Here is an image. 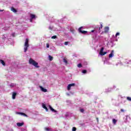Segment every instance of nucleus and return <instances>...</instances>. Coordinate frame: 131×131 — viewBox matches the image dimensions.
Instances as JSON below:
<instances>
[{"mask_svg":"<svg viewBox=\"0 0 131 131\" xmlns=\"http://www.w3.org/2000/svg\"><path fill=\"white\" fill-rule=\"evenodd\" d=\"M29 63V64L34 66L35 68H39V66H38V63L35 61L34 60L32 59V58H30Z\"/></svg>","mask_w":131,"mask_h":131,"instance_id":"1","label":"nucleus"},{"mask_svg":"<svg viewBox=\"0 0 131 131\" xmlns=\"http://www.w3.org/2000/svg\"><path fill=\"white\" fill-rule=\"evenodd\" d=\"M97 121H99V120H98V118H97Z\"/></svg>","mask_w":131,"mask_h":131,"instance_id":"37","label":"nucleus"},{"mask_svg":"<svg viewBox=\"0 0 131 131\" xmlns=\"http://www.w3.org/2000/svg\"><path fill=\"white\" fill-rule=\"evenodd\" d=\"M41 91L42 92H43V93H47V92H48V90H47L46 89L43 88V87L40 86H39Z\"/></svg>","mask_w":131,"mask_h":131,"instance_id":"5","label":"nucleus"},{"mask_svg":"<svg viewBox=\"0 0 131 131\" xmlns=\"http://www.w3.org/2000/svg\"><path fill=\"white\" fill-rule=\"evenodd\" d=\"M51 38H52V39H56V38H57V36H56V35L52 36L51 37Z\"/></svg>","mask_w":131,"mask_h":131,"instance_id":"21","label":"nucleus"},{"mask_svg":"<svg viewBox=\"0 0 131 131\" xmlns=\"http://www.w3.org/2000/svg\"><path fill=\"white\" fill-rule=\"evenodd\" d=\"M67 90H68V91H70V90H71V86H70V84H69V85H68Z\"/></svg>","mask_w":131,"mask_h":131,"instance_id":"17","label":"nucleus"},{"mask_svg":"<svg viewBox=\"0 0 131 131\" xmlns=\"http://www.w3.org/2000/svg\"><path fill=\"white\" fill-rule=\"evenodd\" d=\"M63 62L66 63V64H67V63H68V61L65 58L63 59Z\"/></svg>","mask_w":131,"mask_h":131,"instance_id":"23","label":"nucleus"},{"mask_svg":"<svg viewBox=\"0 0 131 131\" xmlns=\"http://www.w3.org/2000/svg\"><path fill=\"white\" fill-rule=\"evenodd\" d=\"M24 47V52L25 53H26L28 50V47H29V39L28 38L26 39Z\"/></svg>","mask_w":131,"mask_h":131,"instance_id":"2","label":"nucleus"},{"mask_svg":"<svg viewBox=\"0 0 131 131\" xmlns=\"http://www.w3.org/2000/svg\"><path fill=\"white\" fill-rule=\"evenodd\" d=\"M120 111L121 112H124V110H123V109H121Z\"/></svg>","mask_w":131,"mask_h":131,"instance_id":"34","label":"nucleus"},{"mask_svg":"<svg viewBox=\"0 0 131 131\" xmlns=\"http://www.w3.org/2000/svg\"><path fill=\"white\" fill-rule=\"evenodd\" d=\"M95 31V30H92L91 32H94Z\"/></svg>","mask_w":131,"mask_h":131,"instance_id":"36","label":"nucleus"},{"mask_svg":"<svg viewBox=\"0 0 131 131\" xmlns=\"http://www.w3.org/2000/svg\"><path fill=\"white\" fill-rule=\"evenodd\" d=\"M0 62L1 63V64H2V65H3V66H6V63L5 62V61L3 60H0Z\"/></svg>","mask_w":131,"mask_h":131,"instance_id":"14","label":"nucleus"},{"mask_svg":"<svg viewBox=\"0 0 131 131\" xmlns=\"http://www.w3.org/2000/svg\"><path fill=\"white\" fill-rule=\"evenodd\" d=\"M117 122V120H116V119H113V123L114 124H116V123Z\"/></svg>","mask_w":131,"mask_h":131,"instance_id":"16","label":"nucleus"},{"mask_svg":"<svg viewBox=\"0 0 131 131\" xmlns=\"http://www.w3.org/2000/svg\"><path fill=\"white\" fill-rule=\"evenodd\" d=\"M100 28H103V25H102V24H100V28H99V30L100 29Z\"/></svg>","mask_w":131,"mask_h":131,"instance_id":"33","label":"nucleus"},{"mask_svg":"<svg viewBox=\"0 0 131 131\" xmlns=\"http://www.w3.org/2000/svg\"><path fill=\"white\" fill-rule=\"evenodd\" d=\"M120 33L119 32H117L116 34V36H118V35H119Z\"/></svg>","mask_w":131,"mask_h":131,"instance_id":"32","label":"nucleus"},{"mask_svg":"<svg viewBox=\"0 0 131 131\" xmlns=\"http://www.w3.org/2000/svg\"><path fill=\"white\" fill-rule=\"evenodd\" d=\"M80 111L81 112V113H83V112H84V110L82 108L80 110Z\"/></svg>","mask_w":131,"mask_h":131,"instance_id":"25","label":"nucleus"},{"mask_svg":"<svg viewBox=\"0 0 131 131\" xmlns=\"http://www.w3.org/2000/svg\"><path fill=\"white\" fill-rule=\"evenodd\" d=\"M4 10H0V12H3Z\"/></svg>","mask_w":131,"mask_h":131,"instance_id":"35","label":"nucleus"},{"mask_svg":"<svg viewBox=\"0 0 131 131\" xmlns=\"http://www.w3.org/2000/svg\"><path fill=\"white\" fill-rule=\"evenodd\" d=\"M68 43H69V42H68V41L64 42L65 46H67L68 45Z\"/></svg>","mask_w":131,"mask_h":131,"instance_id":"28","label":"nucleus"},{"mask_svg":"<svg viewBox=\"0 0 131 131\" xmlns=\"http://www.w3.org/2000/svg\"><path fill=\"white\" fill-rule=\"evenodd\" d=\"M12 36H14V34H12Z\"/></svg>","mask_w":131,"mask_h":131,"instance_id":"38","label":"nucleus"},{"mask_svg":"<svg viewBox=\"0 0 131 131\" xmlns=\"http://www.w3.org/2000/svg\"><path fill=\"white\" fill-rule=\"evenodd\" d=\"M109 31V27H106L104 28V32L105 33H107Z\"/></svg>","mask_w":131,"mask_h":131,"instance_id":"10","label":"nucleus"},{"mask_svg":"<svg viewBox=\"0 0 131 131\" xmlns=\"http://www.w3.org/2000/svg\"><path fill=\"white\" fill-rule=\"evenodd\" d=\"M72 131H76V127H73L72 128Z\"/></svg>","mask_w":131,"mask_h":131,"instance_id":"26","label":"nucleus"},{"mask_svg":"<svg viewBox=\"0 0 131 131\" xmlns=\"http://www.w3.org/2000/svg\"><path fill=\"white\" fill-rule=\"evenodd\" d=\"M46 46H47V48H50V44H49V43H47L46 44Z\"/></svg>","mask_w":131,"mask_h":131,"instance_id":"30","label":"nucleus"},{"mask_svg":"<svg viewBox=\"0 0 131 131\" xmlns=\"http://www.w3.org/2000/svg\"><path fill=\"white\" fill-rule=\"evenodd\" d=\"M50 61H53V57L51 55L49 56Z\"/></svg>","mask_w":131,"mask_h":131,"instance_id":"19","label":"nucleus"},{"mask_svg":"<svg viewBox=\"0 0 131 131\" xmlns=\"http://www.w3.org/2000/svg\"><path fill=\"white\" fill-rule=\"evenodd\" d=\"M49 29L50 30H53V27H52L51 26H49Z\"/></svg>","mask_w":131,"mask_h":131,"instance_id":"29","label":"nucleus"},{"mask_svg":"<svg viewBox=\"0 0 131 131\" xmlns=\"http://www.w3.org/2000/svg\"><path fill=\"white\" fill-rule=\"evenodd\" d=\"M77 67H78V68H81L82 67V65L81 64V63H79L77 65Z\"/></svg>","mask_w":131,"mask_h":131,"instance_id":"20","label":"nucleus"},{"mask_svg":"<svg viewBox=\"0 0 131 131\" xmlns=\"http://www.w3.org/2000/svg\"><path fill=\"white\" fill-rule=\"evenodd\" d=\"M30 17H31L30 22H32V19L35 18V15L31 14Z\"/></svg>","mask_w":131,"mask_h":131,"instance_id":"7","label":"nucleus"},{"mask_svg":"<svg viewBox=\"0 0 131 131\" xmlns=\"http://www.w3.org/2000/svg\"><path fill=\"white\" fill-rule=\"evenodd\" d=\"M49 108L50 109V110H51V111H52V112H57V111H56V110H54V108H53V107H52V106L51 105H49Z\"/></svg>","mask_w":131,"mask_h":131,"instance_id":"11","label":"nucleus"},{"mask_svg":"<svg viewBox=\"0 0 131 131\" xmlns=\"http://www.w3.org/2000/svg\"><path fill=\"white\" fill-rule=\"evenodd\" d=\"M114 56V50H112L108 55V58H112Z\"/></svg>","mask_w":131,"mask_h":131,"instance_id":"6","label":"nucleus"},{"mask_svg":"<svg viewBox=\"0 0 131 131\" xmlns=\"http://www.w3.org/2000/svg\"><path fill=\"white\" fill-rule=\"evenodd\" d=\"M81 29H82V27H81L78 29L79 32H80V33H82V34H85V33H88V31H82L81 30Z\"/></svg>","mask_w":131,"mask_h":131,"instance_id":"4","label":"nucleus"},{"mask_svg":"<svg viewBox=\"0 0 131 131\" xmlns=\"http://www.w3.org/2000/svg\"><path fill=\"white\" fill-rule=\"evenodd\" d=\"M10 86H11V88H14V86H16V84H15V83H11L10 84Z\"/></svg>","mask_w":131,"mask_h":131,"instance_id":"18","label":"nucleus"},{"mask_svg":"<svg viewBox=\"0 0 131 131\" xmlns=\"http://www.w3.org/2000/svg\"><path fill=\"white\" fill-rule=\"evenodd\" d=\"M42 108H43V109H45V110H46L47 112L48 111H49V110L48 109V107H47V106H46V104L43 103L42 104Z\"/></svg>","mask_w":131,"mask_h":131,"instance_id":"9","label":"nucleus"},{"mask_svg":"<svg viewBox=\"0 0 131 131\" xmlns=\"http://www.w3.org/2000/svg\"><path fill=\"white\" fill-rule=\"evenodd\" d=\"M18 114H20V115H23L24 116H26L27 117V115H26L24 113H19Z\"/></svg>","mask_w":131,"mask_h":131,"instance_id":"15","label":"nucleus"},{"mask_svg":"<svg viewBox=\"0 0 131 131\" xmlns=\"http://www.w3.org/2000/svg\"><path fill=\"white\" fill-rule=\"evenodd\" d=\"M17 126H19V127L23 126V125H24V123H23V122L17 123Z\"/></svg>","mask_w":131,"mask_h":131,"instance_id":"12","label":"nucleus"},{"mask_svg":"<svg viewBox=\"0 0 131 131\" xmlns=\"http://www.w3.org/2000/svg\"><path fill=\"white\" fill-rule=\"evenodd\" d=\"M45 130L49 131V130H50V128H49L48 127H46L45 128Z\"/></svg>","mask_w":131,"mask_h":131,"instance_id":"31","label":"nucleus"},{"mask_svg":"<svg viewBox=\"0 0 131 131\" xmlns=\"http://www.w3.org/2000/svg\"><path fill=\"white\" fill-rule=\"evenodd\" d=\"M11 11L13 12V13H17V10L15 9L14 7L11 8Z\"/></svg>","mask_w":131,"mask_h":131,"instance_id":"13","label":"nucleus"},{"mask_svg":"<svg viewBox=\"0 0 131 131\" xmlns=\"http://www.w3.org/2000/svg\"><path fill=\"white\" fill-rule=\"evenodd\" d=\"M107 54V52H104V48L102 47L99 52V55L100 56H104Z\"/></svg>","mask_w":131,"mask_h":131,"instance_id":"3","label":"nucleus"},{"mask_svg":"<svg viewBox=\"0 0 131 131\" xmlns=\"http://www.w3.org/2000/svg\"><path fill=\"white\" fill-rule=\"evenodd\" d=\"M69 85H70L71 86H75V83H71V84H69Z\"/></svg>","mask_w":131,"mask_h":131,"instance_id":"24","label":"nucleus"},{"mask_svg":"<svg viewBox=\"0 0 131 131\" xmlns=\"http://www.w3.org/2000/svg\"><path fill=\"white\" fill-rule=\"evenodd\" d=\"M126 99L128 101H130V102H131V97H127Z\"/></svg>","mask_w":131,"mask_h":131,"instance_id":"22","label":"nucleus"},{"mask_svg":"<svg viewBox=\"0 0 131 131\" xmlns=\"http://www.w3.org/2000/svg\"><path fill=\"white\" fill-rule=\"evenodd\" d=\"M86 72H87V71H86V70H83L82 71V73L85 74V73H86Z\"/></svg>","mask_w":131,"mask_h":131,"instance_id":"27","label":"nucleus"},{"mask_svg":"<svg viewBox=\"0 0 131 131\" xmlns=\"http://www.w3.org/2000/svg\"><path fill=\"white\" fill-rule=\"evenodd\" d=\"M16 96H17V93L13 92L12 94V99L15 100L16 99Z\"/></svg>","mask_w":131,"mask_h":131,"instance_id":"8","label":"nucleus"}]
</instances>
